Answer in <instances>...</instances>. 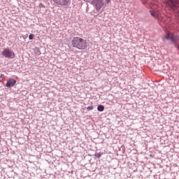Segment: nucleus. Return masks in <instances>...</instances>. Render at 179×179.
Segmentation results:
<instances>
[{"label": "nucleus", "mask_w": 179, "mask_h": 179, "mask_svg": "<svg viewBox=\"0 0 179 179\" xmlns=\"http://www.w3.org/2000/svg\"><path fill=\"white\" fill-rule=\"evenodd\" d=\"M29 40H33V38H34V35L32 34H29Z\"/></svg>", "instance_id": "9d476101"}, {"label": "nucleus", "mask_w": 179, "mask_h": 179, "mask_svg": "<svg viewBox=\"0 0 179 179\" xmlns=\"http://www.w3.org/2000/svg\"><path fill=\"white\" fill-rule=\"evenodd\" d=\"M146 3H149V0H147V1H146Z\"/></svg>", "instance_id": "2eb2a0df"}, {"label": "nucleus", "mask_w": 179, "mask_h": 179, "mask_svg": "<svg viewBox=\"0 0 179 179\" xmlns=\"http://www.w3.org/2000/svg\"><path fill=\"white\" fill-rule=\"evenodd\" d=\"M98 111H104V106L103 105H99L97 107Z\"/></svg>", "instance_id": "1a4fd4ad"}, {"label": "nucleus", "mask_w": 179, "mask_h": 179, "mask_svg": "<svg viewBox=\"0 0 179 179\" xmlns=\"http://www.w3.org/2000/svg\"><path fill=\"white\" fill-rule=\"evenodd\" d=\"M106 3H110V0H106Z\"/></svg>", "instance_id": "4468645a"}, {"label": "nucleus", "mask_w": 179, "mask_h": 179, "mask_svg": "<svg viewBox=\"0 0 179 179\" xmlns=\"http://www.w3.org/2000/svg\"><path fill=\"white\" fill-rule=\"evenodd\" d=\"M95 156H96V157H98V159H100V157H101V153H96L95 154Z\"/></svg>", "instance_id": "9b49d317"}, {"label": "nucleus", "mask_w": 179, "mask_h": 179, "mask_svg": "<svg viewBox=\"0 0 179 179\" xmlns=\"http://www.w3.org/2000/svg\"><path fill=\"white\" fill-rule=\"evenodd\" d=\"M3 76V75H1V76H0V82H2V80H3V79H2V77Z\"/></svg>", "instance_id": "ddd939ff"}, {"label": "nucleus", "mask_w": 179, "mask_h": 179, "mask_svg": "<svg viewBox=\"0 0 179 179\" xmlns=\"http://www.w3.org/2000/svg\"><path fill=\"white\" fill-rule=\"evenodd\" d=\"M71 45L78 50H86L87 48V41L79 36H76L72 39Z\"/></svg>", "instance_id": "f257e3e1"}, {"label": "nucleus", "mask_w": 179, "mask_h": 179, "mask_svg": "<svg viewBox=\"0 0 179 179\" xmlns=\"http://www.w3.org/2000/svg\"><path fill=\"white\" fill-rule=\"evenodd\" d=\"M85 2H89L91 5H94L96 10L99 12L101 8L104 6V0H84Z\"/></svg>", "instance_id": "f03ea898"}, {"label": "nucleus", "mask_w": 179, "mask_h": 179, "mask_svg": "<svg viewBox=\"0 0 179 179\" xmlns=\"http://www.w3.org/2000/svg\"><path fill=\"white\" fill-rule=\"evenodd\" d=\"M166 5L173 12H177V9H178V0H167Z\"/></svg>", "instance_id": "20e7f679"}, {"label": "nucleus", "mask_w": 179, "mask_h": 179, "mask_svg": "<svg viewBox=\"0 0 179 179\" xmlns=\"http://www.w3.org/2000/svg\"><path fill=\"white\" fill-rule=\"evenodd\" d=\"M54 2L60 6H66L71 2V0H54Z\"/></svg>", "instance_id": "0eeeda50"}, {"label": "nucleus", "mask_w": 179, "mask_h": 179, "mask_svg": "<svg viewBox=\"0 0 179 179\" xmlns=\"http://www.w3.org/2000/svg\"><path fill=\"white\" fill-rule=\"evenodd\" d=\"M93 108H94L93 106H88V107L87 108V110H93Z\"/></svg>", "instance_id": "f8f14e48"}, {"label": "nucleus", "mask_w": 179, "mask_h": 179, "mask_svg": "<svg viewBox=\"0 0 179 179\" xmlns=\"http://www.w3.org/2000/svg\"><path fill=\"white\" fill-rule=\"evenodd\" d=\"M2 55L5 57V58H13L15 57V52L7 48L3 49Z\"/></svg>", "instance_id": "423d86ee"}, {"label": "nucleus", "mask_w": 179, "mask_h": 179, "mask_svg": "<svg viewBox=\"0 0 179 179\" xmlns=\"http://www.w3.org/2000/svg\"><path fill=\"white\" fill-rule=\"evenodd\" d=\"M15 85H16V80L13 78H10L7 80L6 87H13Z\"/></svg>", "instance_id": "6e6552de"}, {"label": "nucleus", "mask_w": 179, "mask_h": 179, "mask_svg": "<svg viewBox=\"0 0 179 179\" xmlns=\"http://www.w3.org/2000/svg\"><path fill=\"white\" fill-rule=\"evenodd\" d=\"M150 8L152 9V10H150L151 15L152 17H155V19H157V17H159V15L160 14L159 9L157 8H159V6H157V3L152 5Z\"/></svg>", "instance_id": "39448f33"}, {"label": "nucleus", "mask_w": 179, "mask_h": 179, "mask_svg": "<svg viewBox=\"0 0 179 179\" xmlns=\"http://www.w3.org/2000/svg\"><path fill=\"white\" fill-rule=\"evenodd\" d=\"M164 39L169 40V41H171V43L177 44V43H178L179 37L173 33L168 32L164 36Z\"/></svg>", "instance_id": "7ed1b4c3"}]
</instances>
